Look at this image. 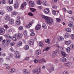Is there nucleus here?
<instances>
[{
	"label": "nucleus",
	"instance_id": "nucleus-42",
	"mask_svg": "<svg viewBox=\"0 0 74 74\" xmlns=\"http://www.w3.org/2000/svg\"><path fill=\"white\" fill-rule=\"evenodd\" d=\"M70 47H68L67 49H66V51L67 52H68V53H70Z\"/></svg>",
	"mask_w": 74,
	"mask_h": 74
},
{
	"label": "nucleus",
	"instance_id": "nucleus-20",
	"mask_svg": "<svg viewBox=\"0 0 74 74\" xmlns=\"http://www.w3.org/2000/svg\"><path fill=\"white\" fill-rule=\"evenodd\" d=\"M21 23V22L20 19H17L16 21V23L17 25H19Z\"/></svg>",
	"mask_w": 74,
	"mask_h": 74
},
{
	"label": "nucleus",
	"instance_id": "nucleus-50",
	"mask_svg": "<svg viewBox=\"0 0 74 74\" xmlns=\"http://www.w3.org/2000/svg\"><path fill=\"white\" fill-rule=\"evenodd\" d=\"M52 13L54 15H55L56 14V11H55V10H53Z\"/></svg>",
	"mask_w": 74,
	"mask_h": 74
},
{
	"label": "nucleus",
	"instance_id": "nucleus-53",
	"mask_svg": "<svg viewBox=\"0 0 74 74\" xmlns=\"http://www.w3.org/2000/svg\"><path fill=\"white\" fill-rule=\"evenodd\" d=\"M3 61H4V60L2 58H0V62L2 63V62H3Z\"/></svg>",
	"mask_w": 74,
	"mask_h": 74
},
{
	"label": "nucleus",
	"instance_id": "nucleus-23",
	"mask_svg": "<svg viewBox=\"0 0 74 74\" xmlns=\"http://www.w3.org/2000/svg\"><path fill=\"white\" fill-rule=\"evenodd\" d=\"M38 70L36 69H33L32 72L33 73H36L38 72Z\"/></svg>",
	"mask_w": 74,
	"mask_h": 74
},
{
	"label": "nucleus",
	"instance_id": "nucleus-8",
	"mask_svg": "<svg viewBox=\"0 0 74 74\" xmlns=\"http://www.w3.org/2000/svg\"><path fill=\"white\" fill-rule=\"evenodd\" d=\"M64 37L65 38H69V37H70V34L67 32L65 34Z\"/></svg>",
	"mask_w": 74,
	"mask_h": 74
},
{
	"label": "nucleus",
	"instance_id": "nucleus-1",
	"mask_svg": "<svg viewBox=\"0 0 74 74\" xmlns=\"http://www.w3.org/2000/svg\"><path fill=\"white\" fill-rule=\"evenodd\" d=\"M42 17L43 19H44L47 21H46V23L49 25H51L53 23V20L52 18H50L49 17L46 16L44 15L42 16Z\"/></svg>",
	"mask_w": 74,
	"mask_h": 74
},
{
	"label": "nucleus",
	"instance_id": "nucleus-3",
	"mask_svg": "<svg viewBox=\"0 0 74 74\" xmlns=\"http://www.w3.org/2000/svg\"><path fill=\"white\" fill-rule=\"evenodd\" d=\"M29 5L30 7H33L34 6V2L33 1H30L29 2Z\"/></svg>",
	"mask_w": 74,
	"mask_h": 74
},
{
	"label": "nucleus",
	"instance_id": "nucleus-41",
	"mask_svg": "<svg viewBox=\"0 0 74 74\" xmlns=\"http://www.w3.org/2000/svg\"><path fill=\"white\" fill-rule=\"evenodd\" d=\"M5 36L6 37H7V38H11V36L8 34H6L5 35Z\"/></svg>",
	"mask_w": 74,
	"mask_h": 74
},
{
	"label": "nucleus",
	"instance_id": "nucleus-40",
	"mask_svg": "<svg viewBox=\"0 0 74 74\" xmlns=\"http://www.w3.org/2000/svg\"><path fill=\"white\" fill-rule=\"evenodd\" d=\"M21 57V55L20 54H17L16 56V58H20Z\"/></svg>",
	"mask_w": 74,
	"mask_h": 74
},
{
	"label": "nucleus",
	"instance_id": "nucleus-29",
	"mask_svg": "<svg viewBox=\"0 0 74 74\" xmlns=\"http://www.w3.org/2000/svg\"><path fill=\"white\" fill-rule=\"evenodd\" d=\"M42 3L43 5H45V6L47 5V2L45 1H44Z\"/></svg>",
	"mask_w": 74,
	"mask_h": 74
},
{
	"label": "nucleus",
	"instance_id": "nucleus-27",
	"mask_svg": "<svg viewBox=\"0 0 74 74\" xmlns=\"http://www.w3.org/2000/svg\"><path fill=\"white\" fill-rule=\"evenodd\" d=\"M18 7V3L17 2H16L14 5V8H16Z\"/></svg>",
	"mask_w": 74,
	"mask_h": 74
},
{
	"label": "nucleus",
	"instance_id": "nucleus-5",
	"mask_svg": "<svg viewBox=\"0 0 74 74\" xmlns=\"http://www.w3.org/2000/svg\"><path fill=\"white\" fill-rule=\"evenodd\" d=\"M68 26L69 27H74L73 23L72 21H69V24H68Z\"/></svg>",
	"mask_w": 74,
	"mask_h": 74
},
{
	"label": "nucleus",
	"instance_id": "nucleus-39",
	"mask_svg": "<svg viewBox=\"0 0 74 74\" xmlns=\"http://www.w3.org/2000/svg\"><path fill=\"white\" fill-rule=\"evenodd\" d=\"M50 49V47H47L45 49L43 50L44 51H48L49 49Z\"/></svg>",
	"mask_w": 74,
	"mask_h": 74
},
{
	"label": "nucleus",
	"instance_id": "nucleus-34",
	"mask_svg": "<svg viewBox=\"0 0 74 74\" xmlns=\"http://www.w3.org/2000/svg\"><path fill=\"white\" fill-rule=\"evenodd\" d=\"M30 10L32 12H34L36 10V9H34L32 8H30Z\"/></svg>",
	"mask_w": 74,
	"mask_h": 74
},
{
	"label": "nucleus",
	"instance_id": "nucleus-59",
	"mask_svg": "<svg viewBox=\"0 0 74 74\" xmlns=\"http://www.w3.org/2000/svg\"><path fill=\"white\" fill-rule=\"evenodd\" d=\"M5 39L3 40L2 42V44H5Z\"/></svg>",
	"mask_w": 74,
	"mask_h": 74
},
{
	"label": "nucleus",
	"instance_id": "nucleus-64",
	"mask_svg": "<svg viewBox=\"0 0 74 74\" xmlns=\"http://www.w3.org/2000/svg\"><path fill=\"white\" fill-rule=\"evenodd\" d=\"M14 45V43H10V47H12Z\"/></svg>",
	"mask_w": 74,
	"mask_h": 74
},
{
	"label": "nucleus",
	"instance_id": "nucleus-14",
	"mask_svg": "<svg viewBox=\"0 0 74 74\" xmlns=\"http://www.w3.org/2000/svg\"><path fill=\"white\" fill-rule=\"evenodd\" d=\"M23 72L24 73V74H29L30 73L28 72L27 71V69H23Z\"/></svg>",
	"mask_w": 74,
	"mask_h": 74
},
{
	"label": "nucleus",
	"instance_id": "nucleus-61",
	"mask_svg": "<svg viewBox=\"0 0 74 74\" xmlns=\"http://www.w3.org/2000/svg\"><path fill=\"white\" fill-rule=\"evenodd\" d=\"M24 34L25 36H27V32L25 31L24 32Z\"/></svg>",
	"mask_w": 74,
	"mask_h": 74
},
{
	"label": "nucleus",
	"instance_id": "nucleus-52",
	"mask_svg": "<svg viewBox=\"0 0 74 74\" xmlns=\"http://www.w3.org/2000/svg\"><path fill=\"white\" fill-rule=\"evenodd\" d=\"M63 74H69V72L67 71H65L64 72Z\"/></svg>",
	"mask_w": 74,
	"mask_h": 74
},
{
	"label": "nucleus",
	"instance_id": "nucleus-9",
	"mask_svg": "<svg viewBox=\"0 0 74 74\" xmlns=\"http://www.w3.org/2000/svg\"><path fill=\"white\" fill-rule=\"evenodd\" d=\"M7 9L9 11H12V7L11 6H8L7 7Z\"/></svg>",
	"mask_w": 74,
	"mask_h": 74
},
{
	"label": "nucleus",
	"instance_id": "nucleus-21",
	"mask_svg": "<svg viewBox=\"0 0 74 74\" xmlns=\"http://www.w3.org/2000/svg\"><path fill=\"white\" fill-rule=\"evenodd\" d=\"M41 50H37L36 52V54L37 55H38L40 54H41Z\"/></svg>",
	"mask_w": 74,
	"mask_h": 74
},
{
	"label": "nucleus",
	"instance_id": "nucleus-58",
	"mask_svg": "<svg viewBox=\"0 0 74 74\" xmlns=\"http://www.w3.org/2000/svg\"><path fill=\"white\" fill-rule=\"evenodd\" d=\"M28 14L29 15H30V16H33V13H32L30 12L29 13H28Z\"/></svg>",
	"mask_w": 74,
	"mask_h": 74
},
{
	"label": "nucleus",
	"instance_id": "nucleus-51",
	"mask_svg": "<svg viewBox=\"0 0 74 74\" xmlns=\"http://www.w3.org/2000/svg\"><path fill=\"white\" fill-rule=\"evenodd\" d=\"M23 29V26H21L19 27L18 30H22Z\"/></svg>",
	"mask_w": 74,
	"mask_h": 74
},
{
	"label": "nucleus",
	"instance_id": "nucleus-55",
	"mask_svg": "<svg viewBox=\"0 0 74 74\" xmlns=\"http://www.w3.org/2000/svg\"><path fill=\"white\" fill-rule=\"evenodd\" d=\"M12 40L14 41H16V38L15 37H14L12 38Z\"/></svg>",
	"mask_w": 74,
	"mask_h": 74
},
{
	"label": "nucleus",
	"instance_id": "nucleus-57",
	"mask_svg": "<svg viewBox=\"0 0 74 74\" xmlns=\"http://www.w3.org/2000/svg\"><path fill=\"white\" fill-rule=\"evenodd\" d=\"M71 37L72 39H74V34H72L71 35Z\"/></svg>",
	"mask_w": 74,
	"mask_h": 74
},
{
	"label": "nucleus",
	"instance_id": "nucleus-49",
	"mask_svg": "<svg viewBox=\"0 0 74 74\" xmlns=\"http://www.w3.org/2000/svg\"><path fill=\"white\" fill-rule=\"evenodd\" d=\"M38 63H40V64H41V63H42V59H40L38 61Z\"/></svg>",
	"mask_w": 74,
	"mask_h": 74
},
{
	"label": "nucleus",
	"instance_id": "nucleus-62",
	"mask_svg": "<svg viewBox=\"0 0 74 74\" xmlns=\"http://www.w3.org/2000/svg\"><path fill=\"white\" fill-rule=\"evenodd\" d=\"M34 62L35 63H38V60L37 59H35L34 60Z\"/></svg>",
	"mask_w": 74,
	"mask_h": 74
},
{
	"label": "nucleus",
	"instance_id": "nucleus-31",
	"mask_svg": "<svg viewBox=\"0 0 74 74\" xmlns=\"http://www.w3.org/2000/svg\"><path fill=\"white\" fill-rule=\"evenodd\" d=\"M66 30L68 32H71V29L70 28H66Z\"/></svg>",
	"mask_w": 74,
	"mask_h": 74
},
{
	"label": "nucleus",
	"instance_id": "nucleus-45",
	"mask_svg": "<svg viewBox=\"0 0 74 74\" xmlns=\"http://www.w3.org/2000/svg\"><path fill=\"white\" fill-rule=\"evenodd\" d=\"M54 62H55V63H58V62H59V60H58L57 59H55L54 60Z\"/></svg>",
	"mask_w": 74,
	"mask_h": 74
},
{
	"label": "nucleus",
	"instance_id": "nucleus-54",
	"mask_svg": "<svg viewBox=\"0 0 74 74\" xmlns=\"http://www.w3.org/2000/svg\"><path fill=\"white\" fill-rule=\"evenodd\" d=\"M7 33H10L11 32H12V30L11 29H9L7 31Z\"/></svg>",
	"mask_w": 74,
	"mask_h": 74
},
{
	"label": "nucleus",
	"instance_id": "nucleus-24",
	"mask_svg": "<svg viewBox=\"0 0 74 74\" xmlns=\"http://www.w3.org/2000/svg\"><path fill=\"white\" fill-rule=\"evenodd\" d=\"M22 44V42L21 41L19 42L17 44V47H20V46H21Z\"/></svg>",
	"mask_w": 74,
	"mask_h": 74
},
{
	"label": "nucleus",
	"instance_id": "nucleus-33",
	"mask_svg": "<svg viewBox=\"0 0 74 74\" xmlns=\"http://www.w3.org/2000/svg\"><path fill=\"white\" fill-rule=\"evenodd\" d=\"M42 27L45 29L47 28V25L45 23H43L42 25Z\"/></svg>",
	"mask_w": 74,
	"mask_h": 74
},
{
	"label": "nucleus",
	"instance_id": "nucleus-10",
	"mask_svg": "<svg viewBox=\"0 0 74 74\" xmlns=\"http://www.w3.org/2000/svg\"><path fill=\"white\" fill-rule=\"evenodd\" d=\"M60 60L62 62H66V60H67V59H66V58L64 57H62L60 59Z\"/></svg>",
	"mask_w": 74,
	"mask_h": 74
},
{
	"label": "nucleus",
	"instance_id": "nucleus-43",
	"mask_svg": "<svg viewBox=\"0 0 74 74\" xmlns=\"http://www.w3.org/2000/svg\"><path fill=\"white\" fill-rule=\"evenodd\" d=\"M39 45L40 46V47H42L43 46H44V44L42 43V42H40L39 43Z\"/></svg>",
	"mask_w": 74,
	"mask_h": 74
},
{
	"label": "nucleus",
	"instance_id": "nucleus-32",
	"mask_svg": "<svg viewBox=\"0 0 74 74\" xmlns=\"http://www.w3.org/2000/svg\"><path fill=\"white\" fill-rule=\"evenodd\" d=\"M12 15H15L18 14V12L16 11H14L12 12Z\"/></svg>",
	"mask_w": 74,
	"mask_h": 74
},
{
	"label": "nucleus",
	"instance_id": "nucleus-38",
	"mask_svg": "<svg viewBox=\"0 0 74 74\" xmlns=\"http://www.w3.org/2000/svg\"><path fill=\"white\" fill-rule=\"evenodd\" d=\"M69 48L71 49H74V45H71Z\"/></svg>",
	"mask_w": 74,
	"mask_h": 74
},
{
	"label": "nucleus",
	"instance_id": "nucleus-22",
	"mask_svg": "<svg viewBox=\"0 0 74 74\" xmlns=\"http://www.w3.org/2000/svg\"><path fill=\"white\" fill-rule=\"evenodd\" d=\"M32 26V23H29V24L26 26V27H27V28H30Z\"/></svg>",
	"mask_w": 74,
	"mask_h": 74
},
{
	"label": "nucleus",
	"instance_id": "nucleus-35",
	"mask_svg": "<svg viewBox=\"0 0 74 74\" xmlns=\"http://www.w3.org/2000/svg\"><path fill=\"white\" fill-rule=\"evenodd\" d=\"M37 3L38 5H41V1L40 0H38L37 1Z\"/></svg>",
	"mask_w": 74,
	"mask_h": 74
},
{
	"label": "nucleus",
	"instance_id": "nucleus-46",
	"mask_svg": "<svg viewBox=\"0 0 74 74\" xmlns=\"http://www.w3.org/2000/svg\"><path fill=\"white\" fill-rule=\"evenodd\" d=\"M52 8L54 10H56L57 9V7L56 5H53L52 6Z\"/></svg>",
	"mask_w": 74,
	"mask_h": 74
},
{
	"label": "nucleus",
	"instance_id": "nucleus-7",
	"mask_svg": "<svg viewBox=\"0 0 74 74\" xmlns=\"http://www.w3.org/2000/svg\"><path fill=\"white\" fill-rule=\"evenodd\" d=\"M34 40L32 39L30 40L29 42V44H30V45H34Z\"/></svg>",
	"mask_w": 74,
	"mask_h": 74
},
{
	"label": "nucleus",
	"instance_id": "nucleus-18",
	"mask_svg": "<svg viewBox=\"0 0 74 74\" xmlns=\"http://www.w3.org/2000/svg\"><path fill=\"white\" fill-rule=\"evenodd\" d=\"M27 5V3L26 2L23 3L21 5V8H23Z\"/></svg>",
	"mask_w": 74,
	"mask_h": 74
},
{
	"label": "nucleus",
	"instance_id": "nucleus-25",
	"mask_svg": "<svg viewBox=\"0 0 74 74\" xmlns=\"http://www.w3.org/2000/svg\"><path fill=\"white\" fill-rule=\"evenodd\" d=\"M71 43V41L70 40L66 41L65 42V44H66V45H69Z\"/></svg>",
	"mask_w": 74,
	"mask_h": 74
},
{
	"label": "nucleus",
	"instance_id": "nucleus-17",
	"mask_svg": "<svg viewBox=\"0 0 74 74\" xmlns=\"http://www.w3.org/2000/svg\"><path fill=\"white\" fill-rule=\"evenodd\" d=\"M53 71H54V68L53 67H51L49 69V73H52Z\"/></svg>",
	"mask_w": 74,
	"mask_h": 74
},
{
	"label": "nucleus",
	"instance_id": "nucleus-2",
	"mask_svg": "<svg viewBox=\"0 0 74 74\" xmlns=\"http://www.w3.org/2000/svg\"><path fill=\"white\" fill-rule=\"evenodd\" d=\"M15 36L17 37V38L18 40L20 39V38H21L23 36V34L21 33H19V34H15Z\"/></svg>",
	"mask_w": 74,
	"mask_h": 74
},
{
	"label": "nucleus",
	"instance_id": "nucleus-6",
	"mask_svg": "<svg viewBox=\"0 0 74 74\" xmlns=\"http://www.w3.org/2000/svg\"><path fill=\"white\" fill-rule=\"evenodd\" d=\"M58 39L59 41H63L64 40V38L62 36H59L58 37Z\"/></svg>",
	"mask_w": 74,
	"mask_h": 74
},
{
	"label": "nucleus",
	"instance_id": "nucleus-56",
	"mask_svg": "<svg viewBox=\"0 0 74 74\" xmlns=\"http://www.w3.org/2000/svg\"><path fill=\"white\" fill-rule=\"evenodd\" d=\"M10 50L12 52H15V51L14 49H13V48H12L11 47L10 48Z\"/></svg>",
	"mask_w": 74,
	"mask_h": 74
},
{
	"label": "nucleus",
	"instance_id": "nucleus-16",
	"mask_svg": "<svg viewBox=\"0 0 74 74\" xmlns=\"http://www.w3.org/2000/svg\"><path fill=\"white\" fill-rule=\"evenodd\" d=\"M41 28V26L39 24L37 25L35 29L36 30H39Z\"/></svg>",
	"mask_w": 74,
	"mask_h": 74
},
{
	"label": "nucleus",
	"instance_id": "nucleus-4",
	"mask_svg": "<svg viewBox=\"0 0 74 74\" xmlns=\"http://www.w3.org/2000/svg\"><path fill=\"white\" fill-rule=\"evenodd\" d=\"M5 29L3 28L0 29V35H3L5 33Z\"/></svg>",
	"mask_w": 74,
	"mask_h": 74
},
{
	"label": "nucleus",
	"instance_id": "nucleus-15",
	"mask_svg": "<svg viewBox=\"0 0 74 74\" xmlns=\"http://www.w3.org/2000/svg\"><path fill=\"white\" fill-rule=\"evenodd\" d=\"M52 56L53 58H54L55 56H56L57 55V53L56 51H53L52 52Z\"/></svg>",
	"mask_w": 74,
	"mask_h": 74
},
{
	"label": "nucleus",
	"instance_id": "nucleus-44",
	"mask_svg": "<svg viewBox=\"0 0 74 74\" xmlns=\"http://www.w3.org/2000/svg\"><path fill=\"white\" fill-rule=\"evenodd\" d=\"M25 50H27L29 49V46L26 45L25 47Z\"/></svg>",
	"mask_w": 74,
	"mask_h": 74
},
{
	"label": "nucleus",
	"instance_id": "nucleus-48",
	"mask_svg": "<svg viewBox=\"0 0 74 74\" xmlns=\"http://www.w3.org/2000/svg\"><path fill=\"white\" fill-rule=\"evenodd\" d=\"M56 52L57 53H60V51L59 50V49H56Z\"/></svg>",
	"mask_w": 74,
	"mask_h": 74
},
{
	"label": "nucleus",
	"instance_id": "nucleus-13",
	"mask_svg": "<svg viewBox=\"0 0 74 74\" xmlns=\"http://www.w3.org/2000/svg\"><path fill=\"white\" fill-rule=\"evenodd\" d=\"M9 23L10 25H12L14 23V20L13 19H11L9 21Z\"/></svg>",
	"mask_w": 74,
	"mask_h": 74
},
{
	"label": "nucleus",
	"instance_id": "nucleus-60",
	"mask_svg": "<svg viewBox=\"0 0 74 74\" xmlns=\"http://www.w3.org/2000/svg\"><path fill=\"white\" fill-rule=\"evenodd\" d=\"M4 14V13L2 11H0V15H3Z\"/></svg>",
	"mask_w": 74,
	"mask_h": 74
},
{
	"label": "nucleus",
	"instance_id": "nucleus-11",
	"mask_svg": "<svg viewBox=\"0 0 74 74\" xmlns=\"http://www.w3.org/2000/svg\"><path fill=\"white\" fill-rule=\"evenodd\" d=\"M54 46L56 47H57V48H60V49L62 51H63V47H62V46H60L58 44H56L54 45Z\"/></svg>",
	"mask_w": 74,
	"mask_h": 74
},
{
	"label": "nucleus",
	"instance_id": "nucleus-19",
	"mask_svg": "<svg viewBox=\"0 0 74 74\" xmlns=\"http://www.w3.org/2000/svg\"><path fill=\"white\" fill-rule=\"evenodd\" d=\"M61 53L62 56L64 57H66L67 56V54L64 51H62L61 52Z\"/></svg>",
	"mask_w": 74,
	"mask_h": 74
},
{
	"label": "nucleus",
	"instance_id": "nucleus-30",
	"mask_svg": "<svg viewBox=\"0 0 74 74\" xmlns=\"http://www.w3.org/2000/svg\"><path fill=\"white\" fill-rule=\"evenodd\" d=\"M45 42L46 43H48L49 45H50L51 44L50 42L49 41V39H47L45 40Z\"/></svg>",
	"mask_w": 74,
	"mask_h": 74
},
{
	"label": "nucleus",
	"instance_id": "nucleus-47",
	"mask_svg": "<svg viewBox=\"0 0 74 74\" xmlns=\"http://www.w3.org/2000/svg\"><path fill=\"white\" fill-rule=\"evenodd\" d=\"M9 3L10 4H12L13 3V0H9Z\"/></svg>",
	"mask_w": 74,
	"mask_h": 74
},
{
	"label": "nucleus",
	"instance_id": "nucleus-37",
	"mask_svg": "<svg viewBox=\"0 0 74 74\" xmlns=\"http://www.w3.org/2000/svg\"><path fill=\"white\" fill-rule=\"evenodd\" d=\"M6 42L7 43L10 44V42H11V40L10 39H7L6 40Z\"/></svg>",
	"mask_w": 74,
	"mask_h": 74
},
{
	"label": "nucleus",
	"instance_id": "nucleus-63",
	"mask_svg": "<svg viewBox=\"0 0 74 74\" xmlns=\"http://www.w3.org/2000/svg\"><path fill=\"white\" fill-rule=\"evenodd\" d=\"M57 21L58 22H60L61 21V19L59 18H56Z\"/></svg>",
	"mask_w": 74,
	"mask_h": 74
},
{
	"label": "nucleus",
	"instance_id": "nucleus-26",
	"mask_svg": "<svg viewBox=\"0 0 74 74\" xmlns=\"http://www.w3.org/2000/svg\"><path fill=\"white\" fill-rule=\"evenodd\" d=\"M64 65L65 66H68L69 67L70 66V64L69 62H67L64 64Z\"/></svg>",
	"mask_w": 74,
	"mask_h": 74
},
{
	"label": "nucleus",
	"instance_id": "nucleus-36",
	"mask_svg": "<svg viewBox=\"0 0 74 74\" xmlns=\"http://www.w3.org/2000/svg\"><path fill=\"white\" fill-rule=\"evenodd\" d=\"M5 19L7 21H9L10 19V18L9 16H7L5 17Z\"/></svg>",
	"mask_w": 74,
	"mask_h": 74
},
{
	"label": "nucleus",
	"instance_id": "nucleus-12",
	"mask_svg": "<svg viewBox=\"0 0 74 74\" xmlns=\"http://www.w3.org/2000/svg\"><path fill=\"white\" fill-rule=\"evenodd\" d=\"M44 12L45 14H48L49 12V8H47V9H45L44 10Z\"/></svg>",
	"mask_w": 74,
	"mask_h": 74
},
{
	"label": "nucleus",
	"instance_id": "nucleus-28",
	"mask_svg": "<svg viewBox=\"0 0 74 74\" xmlns=\"http://www.w3.org/2000/svg\"><path fill=\"white\" fill-rule=\"evenodd\" d=\"M10 71L11 73H14L15 71V69L14 68H12L10 70Z\"/></svg>",
	"mask_w": 74,
	"mask_h": 74
}]
</instances>
